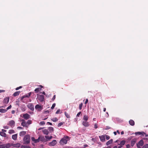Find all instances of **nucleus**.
I'll use <instances>...</instances> for the list:
<instances>
[{"label":"nucleus","mask_w":148,"mask_h":148,"mask_svg":"<svg viewBox=\"0 0 148 148\" xmlns=\"http://www.w3.org/2000/svg\"><path fill=\"white\" fill-rule=\"evenodd\" d=\"M88 99H86V101L85 102V104H86L88 103Z\"/></svg>","instance_id":"51"},{"label":"nucleus","mask_w":148,"mask_h":148,"mask_svg":"<svg viewBox=\"0 0 148 148\" xmlns=\"http://www.w3.org/2000/svg\"><path fill=\"white\" fill-rule=\"evenodd\" d=\"M15 112V111L14 110H12V113L13 114H14Z\"/></svg>","instance_id":"58"},{"label":"nucleus","mask_w":148,"mask_h":148,"mask_svg":"<svg viewBox=\"0 0 148 148\" xmlns=\"http://www.w3.org/2000/svg\"><path fill=\"white\" fill-rule=\"evenodd\" d=\"M11 146V145L10 143L0 145V148H9Z\"/></svg>","instance_id":"4"},{"label":"nucleus","mask_w":148,"mask_h":148,"mask_svg":"<svg viewBox=\"0 0 148 148\" xmlns=\"http://www.w3.org/2000/svg\"><path fill=\"white\" fill-rule=\"evenodd\" d=\"M32 92H30L28 93L27 94H26L24 95L21 98V100H23V99L25 98H29L31 96V93Z\"/></svg>","instance_id":"7"},{"label":"nucleus","mask_w":148,"mask_h":148,"mask_svg":"<svg viewBox=\"0 0 148 148\" xmlns=\"http://www.w3.org/2000/svg\"><path fill=\"white\" fill-rule=\"evenodd\" d=\"M135 134L136 135H141L142 136H143L144 134H145V133L144 132H137L135 133Z\"/></svg>","instance_id":"13"},{"label":"nucleus","mask_w":148,"mask_h":148,"mask_svg":"<svg viewBox=\"0 0 148 148\" xmlns=\"http://www.w3.org/2000/svg\"><path fill=\"white\" fill-rule=\"evenodd\" d=\"M126 147L127 148H130V145L129 144L127 145H126Z\"/></svg>","instance_id":"54"},{"label":"nucleus","mask_w":148,"mask_h":148,"mask_svg":"<svg viewBox=\"0 0 148 148\" xmlns=\"http://www.w3.org/2000/svg\"><path fill=\"white\" fill-rule=\"evenodd\" d=\"M15 122L13 120H11L9 121L8 125H10L11 127H14V126Z\"/></svg>","instance_id":"8"},{"label":"nucleus","mask_w":148,"mask_h":148,"mask_svg":"<svg viewBox=\"0 0 148 148\" xmlns=\"http://www.w3.org/2000/svg\"><path fill=\"white\" fill-rule=\"evenodd\" d=\"M122 146L121 145H120L118 147V148H121Z\"/></svg>","instance_id":"64"},{"label":"nucleus","mask_w":148,"mask_h":148,"mask_svg":"<svg viewBox=\"0 0 148 148\" xmlns=\"http://www.w3.org/2000/svg\"><path fill=\"white\" fill-rule=\"evenodd\" d=\"M110 127H109L108 126L106 127V129L108 130L110 129Z\"/></svg>","instance_id":"57"},{"label":"nucleus","mask_w":148,"mask_h":148,"mask_svg":"<svg viewBox=\"0 0 148 148\" xmlns=\"http://www.w3.org/2000/svg\"><path fill=\"white\" fill-rule=\"evenodd\" d=\"M114 134L115 135H116V132H114Z\"/></svg>","instance_id":"63"},{"label":"nucleus","mask_w":148,"mask_h":148,"mask_svg":"<svg viewBox=\"0 0 148 148\" xmlns=\"http://www.w3.org/2000/svg\"><path fill=\"white\" fill-rule=\"evenodd\" d=\"M105 136H106V139L107 140H108L110 138V137L109 136H108V135H105Z\"/></svg>","instance_id":"39"},{"label":"nucleus","mask_w":148,"mask_h":148,"mask_svg":"<svg viewBox=\"0 0 148 148\" xmlns=\"http://www.w3.org/2000/svg\"><path fill=\"white\" fill-rule=\"evenodd\" d=\"M42 131L44 134L46 135H48L49 133L48 130L46 129H45L42 130Z\"/></svg>","instance_id":"18"},{"label":"nucleus","mask_w":148,"mask_h":148,"mask_svg":"<svg viewBox=\"0 0 148 148\" xmlns=\"http://www.w3.org/2000/svg\"><path fill=\"white\" fill-rule=\"evenodd\" d=\"M88 116L87 115H84V116L83 117V119L85 121H87V120H88Z\"/></svg>","instance_id":"25"},{"label":"nucleus","mask_w":148,"mask_h":148,"mask_svg":"<svg viewBox=\"0 0 148 148\" xmlns=\"http://www.w3.org/2000/svg\"><path fill=\"white\" fill-rule=\"evenodd\" d=\"M45 123L44 121H41L40 122V124L41 125H44L45 124Z\"/></svg>","instance_id":"45"},{"label":"nucleus","mask_w":148,"mask_h":148,"mask_svg":"<svg viewBox=\"0 0 148 148\" xmlns=\"http://www.w3.org/2000/svg\"><path fill=\"white\" fill-rule=\"evenodd\" d=\"M82 124L85 127H88L89 125L88 122L86 121H83L82 123Z\"/></svg>","instance_id":"16"},{"label":"nucleus","mask_w":148,"mask_h":148,"mask_svg":"<svg viewBox=\"0 0 148 148\" xmlns=\"http://www.w3.org/2000/svg\"><path fill=\"white\" fill-rule=\"evenodd\" d=\"M8 133L10 134L14 133V131L13 130H9Z\"/></svg>","instance_id":"35"},{"label":"nucleus","mask_w":148,"mask_h":148,"mask_svg":"<svg viewBox=\"0 0 148 148\" xmlns=\"http://www.w3.org/2000/svg\"><path fill=\"white\" fill-rule=\"evenodd\" d=\"M35 108L36 109H41L42 107L41 106H40L38 105H37L35 106Z\"/></svg>","instance_id":"28"},{"label":"nucleus","mask_w":148,"mask_h":148,"mask_svg":"<svg viewBox=\"0 0 148 148\" xmlns=\"http://www.w3.org/2000/svg\"><path fill=\"white\" fill-rule=\"evenodd\" d=\"M7 112V110L4 109H0V112L1 113H5Z\"/></svg>","instance_id":"27"},{"label":"nucleus","mask_w":148,"mask_h":148,"mask_svg":"<svg viewBox=\"0 0 148 148\" xmlns=\"http://www.w3.org/2000/svg\"><path fill=\"white\" fill-rule=\"evenodd\" d=\"M39 138H38V139H36L35 141V143H37L38 142H39Z\"/></svg>","instance_id":"43"},{"label":"nucleus","mask_w":148,"mask_h":148,"mask_svg":"<svg viewBox=\"0 0 148 148\" xmlns=\"http://www.w3.org/2000/svg\"><path fill=\"white\" fill-rule=\"evenodd\" d=\"M129 123L132 126H134V125L135 123L132 120H130L129 121Z\"/></svg>","instance_id":"21"},{"label":"nucleus","mask_w":148,"mask_h":148,"mask_svg":"<svg viewBox=\"0 0 148 148\" xmlns=\"http://www.w3.org/2000/svg\"><path fill=\"white\" fill-rule=\"evenodd\" d=\"M26 134V132L24 131H22L21 132L19 133V136H23Z\"/></svg>","instance_id":"22"},{"label":"nucleus","mask_w":148,"mask_h":148,"mask_svg":"<svg viewBox=\"0 0 148 148\" xmlns=\"http://www.w3.org/2000/svg\"><path fill=\"white\" fill-rule=\"evenodd\" d=\"M17 128L18 129H23V128L22 127H20V126L17 127Z\"/></svg>","instance_id":"53"},{"label":"nucleus","mask_w":148,"mask_h":148,"mask_svg":"<svg viewBox=\"0 0 148 148\" xmlns=\"http://www.w3.org/2000/svg\"><path fill=\"white\" fill-rule=\"evenodd\" d=\"M2 132H3L4 133V132H6V130H4V129L2 130Z\"/></svg>","instance_id":"56"},{"label":"nucleus","mask_w":148,"mask_h":148,"mask_svg":"<svg viewBox=\"0 0 148 148\" xmlns=\"http://www.w3.org/2000/svg\"><path fill=\"white\" fill-rule=\"evenodd\" d=\"M47 124H49L50 125H52V123L50 122H47Z\"/></svg>","instance_id":"55"},{"label":"nucleus","mask_w":148,"mask_h":148,"mask_svg":"<svg viewBox=\"0 0 148 148\" xmlns=\"http://www.w3.org/2000/svg\"><path fill=\"white\" fill-rule=\"evenodd\" d=\"M124 134V132H123V131H122L121 132V135H122V134Z\"/></svg>","instance_id":"60"},{"label":"nucleus","mask_w":148,"mask_h":148,"mask_svg":"<svg viewBox=\"0 0 148 148\" xmlns=\"http://www.w3.org/2000/svg\"><path fill=\"white\" fill-rule=\"evenodd\" d=\"M64 123V122H60V123H59L58 125V127H60V126L62 125Z\"/></svg>","instance_id":"38"},{"label":"nucleus","mask_w":148,"mask_h":148,"mask_svg":"<svg viewBox=\"0 0 148 148\" xmlns=\"http://www.w3.org/2000/svg\"><path fill=\"white\" fill-rule=\"evenodd\" d=\"M113 139H111L109 141H108L106 143V145L107 146L109 145L112 144L113 142Z\"/></svg>","instance_id":"19"},{"label":"nucleus","mask_w":148,"mask_h":148,"mask_svg":"<svg viewBox=\"0 0 148 148\" xmlns=\"http://www.w3.org/2000/svg\"><path fill=\"white\" fill-rule=\"evenodd\" d=\"M56 106V104L55 103H54L53 104L52 106H51V108L52 109H53Z\"/></svg>","instance_id":"41"},{"label":"nucleus","mask_w":148,"mask_h":148,"mask_svg":"<svg viewBox=\"0 0 148 148\" xmlns=\"http://www.w3.org/2000/svg\"><path fill=\"white\" fill-rule=\"evenodd\" d=\"M9 97H5L3 100V103L5 104L8 103L9 101Z\"/></svg>","instance_id":"14"},{"label":"nucleus","mask_w":148,"mask_h":148,"mask_svg":"<svg viewBox=\"0 0 148 148\" xmlns=\"http://www.w3.org/2000/svg\"><path fill=\"white\" fill-rule=\"evenodd\" d=\"M32 123V121L31 120H28L26 122V123H27V125H28V126H29V125L30 124H31Z\"/></svg>","instance_id":"34"},{"label":"nucleus","mask_w":148,"mask_h":148,"mask_svg":"<svg viewBox=\"0 0 148 148\" xmlns=\"http://www.w3.org/2000/svg\"><path fill=\"white\" fill-rule=\"evenodd\" d=\"M20 92H21L20 91L16 92L14 93L13 95L14 97L18 95Z\"/></svg>","instance_id":"23"},{"label":"nucleus","mask_w":148,"mask_h":148,"mask_svg":"<svg viewBox=\"0 0 148 148\" xmlns=\"http://www.w3.org/2000/svg\"><path fill=\"white\" fill-rule=\"evenodd\" d=\"M38 86L40 87L37 88L35 89L34 90V91L36 92H38L40 91L41 90V88H43V86L41 85H40Z\"/></svg>","instance_id":"9"},{"label":"nucleus","mask_w":148,"mask_h":148,"mask_svg":"<svg viewBox=\"0 0 148 148\" xmlns=\"http://www.w3.org/2000/svg\"><path fill=\"white\" fill-rule=\"evenodd\" d=\"M30 116L28 114L26 113L24 114L23 115V117L24 118V119L26 120H27L29 119L30 118Z\"/></svg>","instance_id":"12"},{"label":"nucleus","mask_w":148,"mask_h":148,"mask_svg":"<svg viewBox=\"0 0 148 148\" xmlns=\"http://www.w3.org/2000/svg\"><path fill=\"white\" fill-rule=\"evenodd\" d=\"M17 137V134H16L13 135L12 136V138L14 140H16Z\"/></svg>","instance_id":"20"},{"label":"nucleus","mask_w":148,"mask_h":148,"mask_svg":"<svg viewBox=\"0 0 148 148\" xmlns=\"http://www.w3.org/2000/svg\"><path fill=\"white\" fill-rule=\"evenodd\" d=\"M136 141L134 140H132L131 142V145L132 147H133L135 144Z\"/></svg>","instance_id":"30"},{"label":"nucleus","mask_w":148,"mask_h":148,"mask_svg":"<svg viewBox=\"0 0 148 148\" xmlns=\"http://www.w3.org/2000/svg\"><path fill=\"white\" fill-rule=\"evenodd\" d=\"M27 107L32 111H33L34 110V106L32 103H29L27 105Z\"/></svg>","instance_id":"5"},{"label":"nucleus","mask_w":148,"mask_h":148,"mask_svg":"<svg viewBox=\"0 0 148 148\" xmlns=\"http://www.w3.org/2000/svg\"><path fill=\"white\" fill-rule=\"evenodd\" d=\"M83 106V103H82L80 104H79V109L80 110H81L82 109V107Z\"/></svg>","instance_id":"37"},{"label":"nucleus","mask_w":148,"mask_h":148,"mask_svg":"<svg viewBox=\"0 0 148 148\" xmlns=\"http://www.w3.org/2000/svg\"><path fill=\"white\" fill-rule=\"evenodd\" d=\"M48 130L49 131H50L51 132H52L53 131V128L51 127H48Z\"/></svg>","instance_id":"33"},{"label":"nucleus","mask_w":148,"mask_h":148,"mask_svg":"<svg viewBox=\"0 0 148 148\" xmlns=\"http://www.w3.org/2000/svg\"><path fill=\"white\" fill-rule=\"evenodd\" d=\"M5 90H0V93L3 92H5Z\"/></svg>","instance_id":"52"},{"label":"nucleus","mask_w":148,"mask_h":148,"mask_svg":"<svg viewBox=\"0 0 148 148\" xmlns=\"http://www.w3.org/2000/svg\"><path fill=\"white\" fill-rule=\"evenodd\" d=\"M42 93L45 95V93L44 91L43 92H42Z\"/></svg>","instance_id":"59"},{"label":"nucleus","mask_w":148,"mask_h":148,"mask_svg":"<svg viewBox=\"0 0 148 148\" xmlns=\"http://www.w3.org/2000/svg\"><path fill=\"white\" fill-rule=\"evenodd\" d=\"M64 114L67 118H69L70 117V116L69 114L67 113L66 112H64Z\"/></svg>","instance_id":"31"},{"label":"nucleus","mask_w":148,"mask_h":148,"mask_svg":"<svg viewBox=\"0 0 148 148\" xmlns=\"http://www.w3.org/2000/svg\"><path fill=\"white\" fill-rule=\"evenodd\" d=\"M39 140H40L42 141H44L45 139L44 136H40L39 137Z\"/></svg>","instance_id":"29"},{"label":"nucleus","mask_w":148,"mask_h":148,"mask_svg":"<svg viewBox=\"0 0 148 148\" xmlns=\"http://www.w3.org/2000/svg\"><path fill=\"white\" fill-rule=\"evenodd\" d=\"M12 107L10 105L6 109V110H7V111L9 109H10Z\"/></svg>","instance_id":"44"},{"label":"nucleus","mask_w":148,"mask_h":148,"mask_svg":"<svg viewBox=\"0 0 148 148\" xmlns=\"http://www.w3.org/2000/svg\"><path fill=\"white\" fill-rule=\"evenodd\" d=\"M98 127L97 125V123H95L94 125V128L95 129H97Z\"/></svg>","instance_id":"49"},{"label":"nucleus","mask_w":148,"mask_h":148,"mask_svg":"<svg viewBox=\"0 0 148 148\" xmlns=\"http://www.w3.org/2000/svg\"><path fill=\"white\" fill-rule=\"evenodd\" d=\"M69 138V137L68 136L64 137L60 140V144L61 145H64L66 144L67 143Z\"/></svg>","instance_id":"1"},{"label":"nucleus","mask_w":148,"mask_h":148,"mask_svg":"<svg viewBox=\"0 0 148 148\" xmlns=\"http://www.w3.org/2000/svg\"><path fill=\"white\" fill-rule=\"evenodd\" d=\"M30 140V136L29 135L25 136L23 138V140L25 143L28 144L29 143Z\"/></svg>","instance_id":"2"},{"label":"nucleus","mask_w":148,"mask_h":148,"mask_svg":"<svg viewBox=\"0 0 148 148\" xmlns=\"http://www.w3.org/2000/svg\"><path fill=\"white\" fill-rule=\"evenodd\" d=\"M113 148H118V147L116 146H115L113 147Z\"/></svg>","instance_id":"62"},{"label":"nucleus","mask_w":148,"mask_h":148,"mask_svg":"<svg viewBox=\"0 0 148 148\" xmlns=\"http://www.w3.org/2000/svg\"><path fill=\"white\" fill-rule=\"evenodd\" d=\"M37 99H38L40 102H42L45 99V96L42 95H39L37 96Z\"/></svg>","instance_id":"3"},{"label":"nucleus","mask_w":148,"mask_h":148,"mask_svg":"<svg viewBox=\"0 0 148 148\" xmlns=\"http://www.w3.org/2000/svg\"><path fill=\"white\" fill-rule=\"evenodd\" d=\"M22 122L21 123V125L22 126L26 127H28L26 122L23 119L22 120Z\"/></svg>","instance_id":"11"},{"label":"nucleus","mask_w":148,"mask_h":148,"mask_svg":"<svg viewBox=\"0 0 148 148\" xmlns=\"http://www.w3.org/2000/svg\"><path fill=\"white\" fill-rule=\"evenodd\" d=\"M103 110L104 112H105L106 111V108H104Z\"/></svg>","instance_id":"61"},{"label":"nucleus","mask_w":148,"mask_h":148,"mask_svg":"<svg viewBox=\"0 0 148 148\" xmlns=\"http://www.w3.org/2000/svg\"><path fill=\"white\" fill-rule=\"evenodd\" d=\"M99 137L101 141L104 142L105 141V135L99 136Z\"/></svg>","instance_id":"15"},{"label":"nucleus","mask_w":148,"mask_h":148,"mask_svg":"<svg viewBox=\"0 0 148 148\" xmlns=\"http://www.w3.org/2000/svg\"><path fill=\"white\" fill-rule=\"evenodd\" d=\"M45 137L46 139L49 140H50L52 138V136H45Z\"/></svg>","instance_id":"32"},{"label":"nucleus","mask_w":148,"mask_h":148,"mask_svg":"<svg viewBox=\"0 0 148 148\" xmlns=\"http://www.w3.org/2000/svg\"><path fill=\"white\" fill-rule=\"evenodd\" d=\"M81 112H79L77 114V116H78V117H79V115H80V114H81Z\"/></svg>","instance_id":"50"},{"label":"nucleus","mask_w":148,"mask_h":148,"mask_svg":"<svg viewBox=\"0 0 148 148\" xmlns=\"http://www.w3.org/2000/svg\"><path fill=\"white\" fill-rule=\"evenodd\" d=\"M60 109H58L57 111L56 112V114H59V113H60Z\"/></svg>","instance_id":"42"},{"label":"nucleus","mask_w":148,"mask_h":148,"mask_svg":"<svg viewBox=\"0 0 148 148\" xmlns=\"http://www.w3.org/2000/svg\"><path fill=\"white\" fill-rule=\"evenodd\" d=\"M51 120L53 122H56L57 121L58 119L56 118H53L52 119H51Z\"/></svg>","instance_id":"36"},{"label":"nucleus","mask_w":148,"mask_h":148,"mask_svg":"<svg viewBox=\"0 0 148 148\" xmlns=\"http://www.w3.org/2000/svg\"><path fill=\"white\" fill-rule=\"evenodd\" d=\"M12 146L14 147H20L21 144L19 143L13 144L12 145Z\"/></svg>","instance_id":"17"},{"label":"nucleus","mask_w":148,"mask_h":148,"mask_svg":"<svg viewBox=\"0 0 148 148\" xmlns=\"http://www.w3.org/2000/svg\"><path fill=\"white\" fill-rule=\"evenodd\" d=\"M142 148H148V145L147 144L145 145Z\"/></svg>","instance_id":"40"},{"label":"nucleus","mask_w":148,"mask_h":148,"mask_svg":"<svg viewBox=\"0 0 148 148\" xmlns=\"http://www.w3.org/2000/svg\"><path fill=\"white\" fill-rule=\"evenodd\" d=\"M0 135L2 136L6 137V134L5 133L2 132H0Z\"/></svg>","instance_id":"26"},{"label":"nucleus","mask_w":148,"mask_h":148,"mask_svg":"<svg viewBox=\"0 0 148 148\" xmlns=\"http://www.w3.org/2000/svg\"><path fill=\"white\" fill-rule=\"evenodd\" d=\"M56 98V95H54L51 99V100L53 101Z\"/></svg>","instance_id":"47"},{"label":"nucleus","mask_w":148,"mask_h":148,"mask_svg":"<svg viewBox=\"0 0 148 148\" xmlns=\"http://www.w3.org/2000/svg\"><path fill=\"white\" fill-rule=\"evenodd\" d=\"M57 143L56 140H54L51 142L49 143V145L50 146H54Z\"/></svg>","instance_id":"10"},{"label":"nucleus","mask_w":148,"mask_h":148,"mask_svg":"<svg viewBox=\"0 0 148 148\" xmlns=\"http://www.w3.org/2000/svg\"><path fill=\"white\" fill-rule=\"evenodd\" d=\"M143 144V141L142 140H141L137 144V147L138 148H141V146H142Z\"/></svg>","instance_id":"6"},{"label":"nucleus","mask_w":148,"mask_h":148,"mask_svg":"<svg viewBox=\"0 0 148 148\" xmlns=\"http://www.w3.org/2000/svg\"><path fill=\"white\" fill-rule=\"evenodd\" d=\"M31 140H32V141H34L35 142V141L36 139H35V138H34V137H32L31 138Z\"/></svg>","instance_id":"46"},{"label":"nucleus","mask_w":148,"mask_h":148,"mask_svg":"<svg viewBox=\"0 0 148 148\" xmlns=\"http://www.w3.org/2000/svg\"><path fill=\"white\" fill-rule=\"evenodd\" d=\"M126 141L125 140H123L121 141L120 144H118V145H120L123 146L125 144Z\"/></svg>","instance_id":"24"},{"label":"nucleus","mask_w":148,"mask_h":148,"mask_svg":"<svg viewBox=\"0 0 148 148\" xmlns=\"http://www.w3.org/2000/svg\"><path fill=\"white\" fill-rule=\"evenodd\" d=\"M22 88V87L21 86H20L18 87H17L16 88V90H18V89L21 88Z\"/></svg>","instance_id":"48"}]
</instances>
